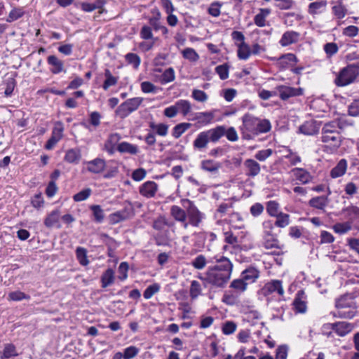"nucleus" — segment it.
Returning a JSON list of instances; mask_svg holds the SVG:
<instances>
[{
	"label": "nucleus",
	"mask_w": 359,
	"mask_h": 359,
	"mask_svg": "<svg viewBox=\"0 0 359 359\" xmlns=\"http://www.w3.org/2000/svg\"><path fill=\"white\" fill-rule=\"evenodd\" d=\"M259 271L255 268H249L245 269L243 273V279L245 281L253 283L259 277Z\"/></svg>",
	"instance_id": "35"
},
{
	"label": "nucleus",
	"mask_w": 359,
	"mask_h": 359,
	"mask_svg": "<svg viewBox=\"0 0 359 359\" xmlns=\"http://www.w3.org/2000/svg\"><path fill=\"white\" fill-rule=\"evenodd\" d=\"M63 124L60 121H57L55 123L51 135L55 137L56 138H57V140H60L63 136Z\"/></svg>",
	"instance_id": "58"
},
{
	"label": "nucleus",
	"mask_w": 359,
	"mask_h": 359,
	"mask_svg": "<svg viewBox=\"0 0 359 359\" xmlns=\"http://www.w3.org/2000/svg\"><path fill=\"white\" fill-rule=\"evenodd\" d=\"M170 215L176 221L184 222V219H187V210L177 205H172L170 208Z\"/></svg>",
	"instance_id": "26"
},
{
	"label": "nucleus",
	"mask_w": 359,
	"mask_h": 359,
	"mask_svg": "<svg viewBox=\"0 0 359 359\" xmlns=\"http://www.w3.org/2000/svg\"><path fill=\"white\" fill-rule=\"evenodd\" d=\"M271 10L269 8H260L259 13H257L254 18L255 24L260 27L266 25V18L270 14Z\"/></svg>",
	"instance_id": "27"
},
{
	"label": "nucleus",
	"mask_w": 359,
	"mask_h": 359,
	"mask_svg": "<svg viewBox=\"0 0 359 359\" xmlns=\"http://www.w3.org/2000/svg\"><path fill=\"white\" fill-rule=\"evenodd\" d=\"M172 225L173 223H168L165 217H159L154 220L153 223V228L156 230L161 231L163 230L165 226H171Z\"/></svg>",
	"instance_id": "46"
},
{
	"label": "nucleus",
	"mask_w": 359,
	"mask_h": 359,
	"mask_svg": "<svg viewBox=\"0 0 359 359\" xmlns=\"http://www.w3.org/2000/svg\"><path fill=\"white\" fill-rule=\"evenodd\" d=\"M89 196L90 189L87 188L74 195L73 199L76 202H81L86 200Z\"/></svg>",
	"instance_id": "64"
},
{
	"label": "nucleus",
	"mask_w": 359,
	"mask_h": 359,
	"mask_svg": "<svg viewBox=\"0 0 359 359\" xmlns=\"http://www.w3.org/2000/svg\"><path fill=\"white\" fill-rule=\"evenodd\" d=\"M278 209L279 204L276 201H270L266 204V211L270 216H277L280 213Z\"/></svg>",
	"instance_id": "49"
},
{
	"label": "nucleus",
	"mask_w": 359,
	"mask_h": 359,
	"mask_svg": "<svg viewBox=\"0 0 359 359\" xmlns=\"http://www.w3.org/2000/svg\"><path fill=\"white\" fill-rule=\"evenodd\" d=\"M60 219V211L53 210L52 211L45 219L44 224L48 228H51L55 226H59Z\"/></svg>",
	"instance_id": "28"
},
{
	"label": "nucleus",
	"mask_w": 359,
	"mask_h": 359,
	"mask_svg": "<svg viewBox=\"0 0 359 359\" xmlns=\"http://www.w3.org/2000/svg\"><path fill=\"white\" fill-rule=\"evenodd\" d=\"M335 306L338 311L334 313V316L337 318L351 319L357 313L356 304L351 294H344L338 298L335 302Z\"/></svg>",
	"instance_id": "2"
},
{
	"label": "nucleus",
	"mask_w": 359,
	"mask_h": 359,
	"mask_svg": "<svg viewBox=\"0 0 359 359\" xmlns=\"http://www.w3.org/2000/svg\"><path fill=\"white\" fill-rule=\"evenodd\" d=\"M139 353V349L134 346H131L126 348H125L123 352V358L124 359H131L135 357Z\"/></svg>",
	"instance_id": "61"
},
{
	"label": "nucleus",
	"mask_w": 359,
	"mask_h": 359,
	"mask_svg": "<svg viewBox=\"0 0 359 359\" xmlns=\"http://www.w3.org/2000/svg\"><path fill=\"white\" fill-rule=\"evenodd\" d=\"M359 75V65L351 64L343 68L334 80L337 86H345L353 83Z\"/></svg>",
	"instance_id": "4"
},
{
	"label": "nucleus",
	"mask_w": 359,
	"mask_h": 359,
	"mask_svg": "<svg viewBox=\"0 0 359 359\" xmlns=\"http://www.w3.org/2000/svg\"><path fill=\"white\" fill-rule=\"evenodd\" d=\"M105 81L103 83V88L107 90L109 87L116 84L118 78L111 75L109 70L107 69L105 72Z\"/></svg>",
	"instance_id": "45"
},
{
	"label": "nucleus",
	"mask_w": 359,
	"mask_h": 359,
	"mask_svg": "<svg viewBox=\"0 0 359 359\" xmlns=\"http://www.w3.org/2000/svg\"><path fill=\"white\" fill-rule=\"evenodd\" d=\"M279 96L283 100H286L291 97L301 95L303 93L302 88H296L286 86H280L277 88Z\"/></svg>",
	"instance_id": "11"
},
{
	"label": "nucleus",
	"mask_w": 359,
	"mask_h": 359,
	"mask_svg": "<svg viewBox=\"0 0 359 359\" xmlns=\"http://www.w3.org/2000/svg\"><path fill=\"white\" fill-rule=\"evenodd\" d=\"M327 5L326 1H315L309 6V13L312 15L316 14L320 9L324 8Z\"/></svg>",
	"instance_id": "44"
},
{
	"label": "nucleus",
	"mask_w": 359,
	"mask_h": 359,
	"mask_svg": "<svg viewBox=\"0 0 359 359\" xmlns=\"http://www.w3.org/2000/svg\"><path fill=\"white\" fill-rule=\"evenodd\" d=\"M81 157V155L79 149H71L66 151L64 159L69 163L77 164L79 163Z\"/></svg>",
	"instance_id": "24"
},
{
	"label": "nucleus",
	"mask_w": 359,
	"mask_h": 359,
	"mask_svg": "<svg viewBox=\"0 0 359 359\" xmlns=\"http://www.w3.org/2000/svg\"><path fill=\"white\" fill-rule=\"evenodd\" d=\"M247 284L243 278L236 279L231 282L230 287L239 292H244L247 288Z\"/></svg>",
	"instance_id": "54"
},
{
	"label": "nucleus",
	"mask_w": 359,
	"mask_h": 359,
	"mask_svg": "<svg viewBox=\"0 0 359 359\" xmlns=\"http://www.w3.org/2000/svg\"><path fill=\"white\" fill-rule=\"evenodd\" d=\"M192 266L198 270H201L205 268L207 264L206 258L204 255H198L191 262Z\"/></svg>",
	"instance_id": "47"
},
{
	"label": "nucleus",
	"mask_w": 359,
	"mask_h": 359,
	"mask_svg": "<svg viewBox=\"0 0 359 359\" xmlns=\"http://www.w3.org/2000/svg\"><path fill=\"white\" fill-rule=\"evenodd\" d=\"M334 15L338 18L341 19L345 17L346 14V8L341 4H338L332 8Z\"/></svg>",
	"instance_id": "53"
},
{
	"label": "nucleus",
	"mask_w": 359,
	"mask_h": 359,
	"mask_svg": "<svg viewBox=\"0 0 359 359\" xmlns=\"http://www.w3.org/2000/svg\"><path fill=\"white\" fill-rule=\"evenodd\" d=\"M299 130L301 133L306 135H313L318 133V127L316 121H306L299 128Z\"/></svg>",
	"instance_id": "20"
},
{
	"label": "nucleus",
	"mask_w": 359,
	"mask_h": 359,
	"mask_svg": "<svg viewBox=\"0 0 359 359\" xmlns=\"http://www.w3.org/2000/svg\"><path fill=\"white\" fill-rule=\"evenodd\" d=\"M133 215V208L131 204H128L123 210L111 214L109 216V222L112 224L129 219Z\"/></svg>",
	"instance_id": "9"
},
{
	"label": "nucleus",
	"mask_w": 359,
	"mask_h": 359,
	"mask_svg": "<svg viewBox=\"0 0 359 359\" xmlns=\"http://www.w3.org/2000/svg\"><path fill=\"white\" fill-rule=\"evenodd\" d=\"M158 190V185L153 181H147L140 187V193L146 198H152Z\"/></svg>",
	"instance_id": "14"
},
{
	"label": "nucleus",
	"mask_w": 359,
	"mask_h": 359,
	"mask_svg": "<svg viewBox=\"0 0 359 359\" xmlns=\"http://www.w3.org/2000/svg\"><path fill=\"white\" fill-rule=\"evenodd\" d=\"M105 167V161L101 158H95L91 161V172L99 173Z\"/></svg>",
	"instance_id": "41"
},
{
	"label": "nucleus",
	"mask_w": 359,
	"mask_h": 359,
	"mask_svg": "<svg viewBox=\"0 0 359 359\" xmlns=\"http://www.w3.org/2000/svg\"><path fill=\"white\" fill-rule=\"evenodd\" d=\"M142 102V97H137L128 99L118 107L115 113L120 118H125L133 111L137 110Z\"/></svg>",
	"instance_id": "6"
},
{
	"label": "nucleus",
	"mask_w": 359,
	"mask_h": 359,
	"mask_svg": "<svg viewBox=\"0 0 359 359\" xmlns=\"http://www.w3.org/2000/svg\"><path fill=\"white\" fill-rule=\"evenodd\" d=\"M332 229L334 231L339 234H344L352 229V224L351 222L346 221L344 222H339L335 224Z\"/></svg>",
	"instance_id": "34"
},
{
	"label": "nucleus",
	"mask_w": 359,
	"mask_h": 359,
	"mask_svg": "<svg viewBox=\"0 0 359 359\" xmlns=\"http://www.w3.org/2000/svg\"><path fill=\"white\" fill-rule=\"evenodd\" d=\"M272 153L273 151L271 149L260 150L255 154V157L259 161H264L266 158L271 156Z\"/></svg>",
	"instance_id": "62"
},
{
	"label": "nucleus",
	"mask_w": 359,
	"mask_h": 359,
	"mask_svg": "<svg viewBox=\"0 0 359 359\" xmlns=\"http://www.w3.org/2000/svg\"><path fill=\"white\" fill-rule=\"evenodd\" d=\"M201 293L202 287L201 283L197 280H192L189 289V295L191 299H196Z\"/></svg>",
	"instance_id": "36"
},
{
	"label": "nucleus",
	"mask_w": 359,
	"mask_h": 359,
	"mask_svg": "<svg viewBox=\"0 0 359 359\" xmlns=\"http://www.w3.org/2000/svg\"><path fill=\"white\" fill-rule=\"evenodd\" d=\"M309 204L312 208L323 210L328 204V199L323 196L313 197L309 201Z\"/></svg>",
	"instance_id": "25"
},
{
	"label": "nucleus",
	"mask_w": 359,
	"mask_h": 359,
	"mask_svg": "<svg viewBox=\"0 0 359 359\" xmlns=\"http://www.w3.org/2000/svg\"><path fill=\"white\" fill-rule=\"evenodd\" d=\"M347 161L346 159H341L337 164L331 170L330 176L332 178H337L343 176L347 170Z\"/></svg>",
	"instance_id": "19"
},
{
	"label": "nucleus",
	"mask_w": 359,
	"mask_h": 359,
	"mask_svg": "<svg viewBox=\"0 0 359 359\" xmlns=\"http://www.w3.org/2000/svg\"><path fill=\"white\" fill-rule=\"evenodd\" d=\"M191 126V124L189 123H181L177 125H176L173 130L172 135V136L177 139L179 138L186 130H187L189 128H190Z\"/></svg>",
	"instance_id": "38"
},
{
	"label": "nucleus",
	"mask_w": 359,
	"mask_h": 359,
	"mask_svg": "<svg viewBox=\"0 0 359 359\" xmlns=\"http://www.w3.org/2000/svg\"><path fill=\"white\" fill-rule=\"evenodd\" d=\"M331 327L332 329L340 337H344L351 332L354 327L352 323L345 321L332 323Z\"/></svg>",
	"instance_id": "13"
},
{
	"label": "nucleus",
	"mask_w": 359,
	"mask_h": 359,
	"mask_svg": "<svg viewBox=\"0 0 359 359\" xmlns=\"http://www.w3.org/2000/svg\"><path fill=\"white\" fill-rule=\"evenodd\" d=\"M237 325L233 321H226L222 325V332L226 335L233 334L236 330Z\"/></svg>",
	"instance_id": "52"
},
{
	"label": "nucleus",
	"mask_w": 359,
	"mask_h": 359,
	"mask_svg": "<svg viewBox=\"0 0 359 359\" xmlns=\"http://www.w3.org/2000/svg\"><path fill=\"white\" fill-rule=\"evenodd\" d=\"M264 290L269 293L276 292L280 295H283L284 294L282 283L280 280H272L271 282L268 283L266 284Z\"/></svg>",
	"instance_id": "29"
},
{
	"label": "nucleus",
	"mask_w": 359,
	"mask_h": 359,
	"mask_svg": "<svg viewBox=\"0 0 359 359\" xmlns=\"http://www.w3.org/2000/svg\"><path fill=\"white\" fill-rule=\"evenodd\" d=\"M18 353H16L15 347L14 345L8 344H6L4 347L3 354L1 356V359L9 358L13 356H16Z\"/></svg>",
	"instance_id": "50"
},
{
	"label": "nucleus",
	"mask_w": 359,
	"mask_h": 359,
	"mask_svg": "<svg viewBox=\"0 0 359 359\" xmlns=\"http://www.w3.org/2000/svg\"><path fill=\"white\" fill-rule=\"evenodd\" d=\"M295 177L303 184H306L311 180V175L306 170L302 168H295L292 170Z\"/></svg>",
	"instance_id": "33"
},
{
	"label": "nucleus",
	"mask_w": 359,
	"mask_h": 359,
	"mask_svg": "<svg viewBox=\"0 0 359 359\" xmlns=\"http://www.w3.org/2000/svg\"><path fill=\"white\" fill-rule=\"evenodd\" d=\"M225 128L224 126H217L200 133L193 142V147L195 149L203 150L207 148L208 142H217L224 135Z\"/></svg>",
	"instance_id": "3"
},
{
	"label": "nucleus",
	"mask_w": 359,
	"mask_h": 359,
	"mask_svg": "<svg viewBox=\"0 0 359 359\" xmlns=\"http://www.w3.org/2000/svg\"><path fill=\"white\" fill-rule=\"evenodd\" d=\"M91 210L93 211V214L95 217V219L97 222H102L104 218V214L103 210L100 208V205H93L91 206Z\"/></svg>",
	"instance_id": "56"
},
{
	"label": "nucleus",
	"mask_w": 359,
	"mask_h": 359,
	"mask_svg": "<svg viewBox=\"0 0 359 359\" xmlns=\"http://www.w3.org/2000/svg\"><path fill=\"white\" fill-rule=\"evenodd\" d=\"M263 225L265 229H269L264 231V247L266 249L278 248V241L271 232L273 228L272 223L267 221L264 222Z\"/></svg>",
	"instance_id": "10"
},
{
	"label": "nucleus",
	"mask_w": 359,
	"mask_h": 359,
	"mask_svg": "<svg viewBox=\"0 0 359 359\" xmlns=\"http://www.w3.org/2000/svg\"><path fill=\"white\" fill-rule=\"evenodd\" d=\"M175 79L174 69L171 67L165 70L161 75V83H167L174 81Z\"/></svg>",
	"instance_id": "48"
},
{
	"label": "nucleus",
	"mask_w": 359,
	"mask_h": 359,
	"mask_svg": "<svg viewBox=\"0 0 359 359\" xmlns=\"http://www.w3.org/2000/svg\"><path fill=\"white\" fill-rule=\"evenodd\" d=\"M191 97L201 102H205L208 100V95L204 91L198 89L193 90Z\"/></svg>",
	"instance_id": "60"
},
{
	"label": "nucleus",
	"mask_w": 359,
	"mask_h": 359,
	"mask_svg": "<svg viewBox=\"0 0 359 359\" xmlns=\"http://www.w3.org/2000/svg\"><path fill=\"white\" fill-rule=\"evenodd\" d=\"M183 56L184 58L188 59L191 61H196L199 58L198 55L197 53L191 48H185L182 52Z\"/></svg>",
	"instance_id": "59"
},
{
	"label": "nucleus",
	"mask_w": 359,
	"mask_h": 359,
	"mask_svg": "<svg viewBox=\"0 0 359 359\" xmlns=\"http://www.w3.org/2000/svg\"><path fill=\"white\" fill-rule=\"evenodd\" d=\"M221 167V163L212 159L203 160L201 163V168L202 170L212 173L217 172Z\"/></svg>",
	"instance_id": "18"
},
{
	"label": "nucleus",
	"mask_w": 359,
	"mask_h": 359,
	"mask_svg": "<svg viewBox=\"0 0 359 359\" xmlns=\"http://www.w3.org/2000/svg\"><path fill=\"white\" fill-rule=\"evenodd\" d=\"M299 33L294 31L285 32L281 39H280V44L282 46H287L298 41L299 38Z\"/></svg>",
	"instance_id": "16"
},
{
	"label": "nucleus",
	"mask_w": 359,
	"mask_h": 359,
	"mask_svg": "<svg viewBox=\"0 0 359 359\" xmlns=\"http://www.w3.org/2000/svg\"><path fill=\"white\" fill-rule=\"evenodd\" d=\"M276 217L275 225L278 227L284 228L290 224V215L288 214L280 212Z\"/></svg>",
	"instance_id": "40"
},
{
	"label": "nucleus",
	"mask_w": 359,
	"mask_h": 359,
	"mask_svg": "<svg viewBox=\"0 0 359 359\" xmlns=\"http://www.w3.org/2000/svg\"><path fill=\"white\" fill-rule=\"evenodd\" d=\"M117 150L121 153L136 154L138 152V147L136 145L123 142L118 145Z\"/></svg>",
	"instance_id": "32"
},
{
	"label": "nucleus",
	"mask_w": 359,
	"mask_h": 359,
	"mask_svg": "<svg viewBox=\"0 0 359 359\" xmlns=\"http://www.w3.org/2000/svg\"><path fill=\"white\" fill-rule=\"evenodd\" d=\"M76 257L79 260V263L83 266H86L88 264V260L87 257V250L81 247H79L76 250Z\"/></svg>",
	"instance_id": "43"
},
{
	"label": "nucleus",
	"mask_w": 359,
	"mask_h": 359,
	"mask_svg": "<svg viewBox=\"0 0 359 359\" xmlns=\"http://www.w3.org/2000/svg\"><path fill=\"white\" fill-rule=\"evenodd\" d=\"M271 125L269 120L267 119H260L257 118L255 129L253 133V137L258 135L261 133H266L271 130Z\"/></svg>",
	"instance_id": "17"
},
{
	"label": "nucleus",
	"mask_w": 359,
	"mask_h": 359,
	"mask_svg": "<svg viewBox=\"0 0 359 359\" xmlns=\"http://www.w3.org/2000/svg\"><path fill=\"white\" fill-rule=\"evenodd\" d=\"M160 290L158 284H153L147 287L143 293V296L146 299H150L154 294L157 293Z\"/></svg>",
	"instance_id": "55"
},
{
	"label": "nucleus",
	"mask_w": 359,
	"mask_h": 359,
	"mask_svg": "<svg viewBox=\"0 0 359 359\" xmlns=\"http://www.w3.org/2000/svg\"><path fill=\"white\" fill-rule=\"evenodd\" d=\"M150 127L161 136H165L168 133V126L164 123L155 124L151 123Z\"/></svg>",
	"instance_id": "51"
},
{
	"label": "nucleus",
	"mask_w": 359,
	"mask_h": 359,
	"mask_svg": "<svg viewBox=\"0 0 359 359\" xmlns=\"http://www.w3.org/2000/svg\"><path fill=\"white\" fill-rule=\"evenodd\" d=\"M48 65L52 66L50 71L53 74H58L63 70V62L55 55H50L47 58Z\"/></svg>",
	"instance_id": "22"
},
{
	"label": "nucleus",
	"mask_w": 359,
	"mask_h": 359,
	"mask_svg": "<svg viewBox=\"0 0 359 359\" xmlns=\"http://www.w3.org/2000/svg\"><path fill=\"white\" fill-rule=\"evenodd\" d=\"M125 58L126 62L133 65L135 69H137L139 67L141 59L137 54L133 53H128L126 55Z\"/></svg>",
	"instance_id": "42"
},
{
	"label": "nucleus",
	"mask_w": 359,
	"mask_h": 359,
	"mask_svg": "<svg viewBox=\"0 0 359 359\" xmlns=\"http://www.w3.org/2000/svg\"><path fill=\"white\" fill-rule=\"evenodd\" d=\"M322 133V142L326 144V147L329 148L330 151L332 152L337 150L341 144V136L340 133Z\"/></svg>",
	"instance_id": "8"
},
{
	"label": "nucleus",
	"mask_w": 359,
	"mask_h": 359,
	"mask_svg": "<svg viewBox=\"0 0 359 359\" xmlns=\"http://www.w3.org/2000/svg\"><path fill=\"white\" fill-rule=\"evenodd\" d=\"M341 213L345 215L347 221L353 222H359V207L355 205H349L341 210Z\"/></svg>",
	"instance_id": "15"
},
{
	"label": "nucleus",
	"mask_w": 359,
	"mask_h": 359,
	"mask_svg": "<svg viewBox=\"0 0 359 359\" xmlns=\"http://www.w3.org/2000/svg\"><path fill=\"white\" fill-rule=\"evenodd\" d=\"M251 55L250 46L245 43H241L238 46V57L241 60H247Z\"/></svg>",
	"instance_id": "39"
},
{
	"label": "nucleus",
	"mask_w": 359,
	"mask_h": 359,
	"mask_svg": "<svg viewBox=\"0 0 359 359\" xmlns=\"http://www.w3.org/2000/svg\"><path fill=\"white\" fill-rule=\"evenodd\" d=\"M178 112L181 113L184 116H187L191 110V104L186 100H180L175 102Z\"/></svg>",
	"instance_id": "31"
},
{
	"label": "nucleus",
	"mask_w": 359,
	"mask_h": 359,
	"mask_svg": "<svg viewBox=\"0 0 359 359\" xmlns=\"http://www.w3.org/2000/svg\"><path fill=\"white\" fill-rule=\"evenodd\" d=\"M184 208L187 210V218L190 225L197 227L203 219V214L194 205V202L189 199L182 200Z\"/></svg>",
	"instance_id": "5"
},
{
	"label": "nucleus",
	"mask_w": 359,
	"mask_h": 359,
	"mask_svg": "<svg viewBox=\"0 0 359 359\" xmlns=\"http://www.w3.org/2000/svg\"><path fill=\"white\" fill-rule=\"evenodd\" d=\"M245 175L250 177L257 176L261 171L260 165L254 159L248 158L244 161Z\"/></svg>",
	"instance_id": "12"
},
{
	"label": "nucleus",
	"mask_w": 359,
	"mask_h": 359,
	"mask_svg": "<svg viewBox=\"0 0 359 359\" xmlns=\"http://www.w3.org/2000/svg\"><path fill=\"white\" fill-rule=\"evenodd\" d=\"M294 309L297 313H304L306 312L307 306L306 302L303 301L300 297V292L297 293L293 302Z\"/></svg>",
	"instance_id": "37"
},
{
	"label": "nucleus",
	"mask_w": 359,
	"mask_h": 359,
	"mask_svg": "<svg viewBox=\"0 0 359 359\" xmlns=\"http://www.w3.org/2000/svg\"><path fill=\"white\" fill-rule=\"evenodd\" d=\"M341 121L339 120H334L326 123L323 128L322 133H340L339 129H341Z\"/></svg>",
	"instance_id": "23"
},
{
	"label": "nucleus",
	"mask_w": 359,
	"mask_h": 359,
	"mask_svg": "<svg viewBox=\"0 0 359 359\" xmlns=\"http://www.w3.org/2000/svg\"><path fill=\"white\" fill-rule=\"evenodd\" d=\"M214 118V114L212 112L206 111V112H198L194 114V116L191 118V121H197L198 123L207 125L210 123Z\"/></svg>",
	"instance_id": "21"
},
{
	"label": "nucleus",
	"mask_w": 359,
	"mask_h": 359,
	"mask_svg": "<svg viewBox=\"0 0 359 359\" xmlns=\"http://www.w3.org/2000/svg\"><path fill=\"white\" fill-rule=\"evenodd\" d=\"M211 262L216 264L207 269V283L215 287L223 288L231 278L233 264L224 256H215Z\"/></svg>",
	"instance_id": "1"
},
{
	"label": "nucleus",
	"mask_w": 359,
	"mask_h": 359,
	"mask_svg": "<svg viewBox=\"0 0 359 359\" xmlns=\"http://www.w3.org/2000/svg\"><path fill=\"white\" fill-rule=\"evenodd\" d=\"M29 298L28 295L21 291H14L8 294V299L12 301H20Z\"/></svg>",
	"instance_id": "63"
},
{
	"label": "nucleus",
	"mask_w": 359,
	"mask_h": 359,
	"mask_svg": "<svg viewBox=\"0 0 359 359\" xmlns=\"http://www.w3.org/2000/svg\"><path fill=\"white\" fill-rule=\"evenodd\" d=\"M257 119V117L250 114H246L243 116V124L241 126V130L243 139L251 140L253 138Z\"/></svg>",
	"instance_id": "7"
},
{
	"label": "nucleus",
	"mask_w": 359,
	"mask_h": 359,
	"mask_svg": "<svg viewBox=\"0 0 359 359\" xmlns=\"http://www.w3.org/2000/svg\"><path fill=\"white\" fill-rule=\"evenodd\" d=\"M114 272L111 269H107L101 276L102 287L105 288L114 281Z\"/></svg>",
	"instance_id": "30"
},
{
	"label": "nucleus",
	"mask_w": 359,
	"mask_h": 359,
	"mask_svg": "<svg viewBox=\"0 0 359 359\" xmlns=\"http://www.w3.org/2000/svg\"><path fill=\"white\" fill-rule=\"evenodd\" d=\"M215 71L222 80H225L229 77V66L226 64L217 66Z\"/></svg>",
	"instance_id": "57"
}]
</instances>
